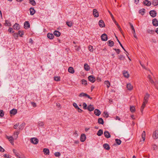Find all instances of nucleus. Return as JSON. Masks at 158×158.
Segmentation results:
<instances>
[{"label": "nucleus", "mask_w": 158, "mask_h": 158, "mask_svg": "<svg viewBox=\"0 0 158 158\" xmlns=\"http://www.w3.org/2000/svg\"><path fill=\"white\" fill-rule=\"evenodd\" d=\"M31 142L33 144H36L38 143L39 142V140L36 138H32L30 139Z\"/></svg>", "instance_id": "1"}, {"label": "nucleus", "mask_w": 158, "mask_h": 158, "mask_svg": "<svg viewBox=\"0 0 158 158\" xmlns=\"http://www.w3.org/2000/svg\"><path fill=\"white\" fill-rule=\"evenodd\" d=\"M150 15L152 17H155L157 13L155 10H152L149 12Z\"/></svg>", "instance_id": "2"}, {"label": "nucleus", "mask_w": 158, "mask_h": 158, "mask_svg": "<svg viewBox=\"0 0 158 158\" xmlns=\"http://www.w3.org/2000/svg\"><path fill=\"white\" fill-rule=\"evenodd\" d=\"M150 97V94L148 93H146L143 102L146 103H147L148 102V100Z\"/></svg>", "instance_id": "3"}, {"label": "nucleus", "mask_w": 158, "mask_h": 158, "mask_svg": "<svg viewBox=\"0 0 158 158\" xmlns=\"http://www.w3.org/2000/svg\"><path fill=\"white\" fill-rule=\"evenodd\" d=\"M89 80L92 83H94L96 80L95 77L92 75H90L88 77Z\"/></svg>", "instance_id": "4"}, {"label": "nucleus", "mask_w": 158, "mask_h": 158, "mask_svg": "<svg viewBox=\"0 0 158 158\" xmlns=\"http://www.w3.org/2000/svg\"><path fill=\"white\" fill-rule=\"evenodd\" d=\"M101 38L102 41H106L107 40V36L106 34H103L101 36Z\"/></svg>", "instance_id": "5"}, {"label": "nucleus", "mask_w": 158, "mask_h": 158, "mask_svg": "<svg viewBox=\"0 0 158 158\" xmlns=\"http://www.w3.org/2000/svg\"><path fill=\"white\" fill-rule=\"evenodd\" d=\"M19 132V130H18L14 132L13 135L14 136V139H16L18 137V135Z\"/></svg>", "instance_id": "6"}, {"label": "nucleus", "mask_w": 158, "mask_h": 158, "mask_svg": "<svg viewBox=\"0 0 158 158\" xmlns=\"http://www.w3.org/2000/svg\"><path fill=\"white\" fill-rule=\"evenodd\" d=\"M153 137L154 139H156L158 138V131H155L153 134Z\"/></svg>", "instance_id": "7"}, {"label": "nucleus", "mask_w": 158, "mask_h": 158, "mask_svg": "<svg viewBox=\"0 0 158 158\" xmlns=\"http://www.w3.org/2000/svg\"><path fill=\"white\" fill-rule=\"evenodd\" d=\"M6 138L9 140L10 142L12 144H14V138L11 136H6Z\"/></svg>", "instance_id": "8"}, {"label": "nucleus", "mask_w": 158, "mask_h": 158, "mask_svg": "<svg viewBox=\"0 0 158 158\" xmlns=\"http://www.w3.org/2000/svg\"><path fill=\"white\" fill-rule=\"evenodd\" d=\"M93 14L94 16L95 17H98L99 16L98 13L96 9H94L93 10Z\"/></svg>", "instance_id": "9"}, {"label": "nucleus", "mask_w": 158, "mask_h": 158, "mask_svg": "<svg viewBox=\"0 0 158 158\" xmlns=\"http://www.w3.org/2000/svg\"><path fill=\"white\" fill-rule=\"evenodd\" d=\"M152 24L155 26L156 27L158 26V21L156 19H154L152 20Z\"/></svg>", "instance_id": "10"}, {"label": "nucleus", "mask_w": 158, "mask_h": 158, "mask_svg": "<svg viewBox=\"0 0 158 158\" xmlns=\"http://www.w3.org/2000/svg\"><path fill=\"white\" fill-rule=\"evenodd\" d=\"M99 25L101 27H103L105 26L104 21L102 20H100L99 22Z\"/></svg>", "instance_id": "11"}, {"label": "nucleus", "mask_w": 158, "mask_h": 158, "mask_svg": "<svg viewBox=\"0 0 158 158\" xmlns=\"http://www.w3.org/2000/svg\"><path fill=\"white\" fill-rule=\"evenodd\" d=\"M86 138V136L85 134H82L81 135L80 138V140L82 142H84Z\"/></svg>", "instance_id": "12"}, {"label": "nucleus", "mask_w": 158, "mask_h": 158, "mask_svg": "<svg viewBox=\"0 0 158 158\" xmlns=\"http://www.w3.org/2000/svg\"><path fill=\"white\" fill-rule=\"evenodd\" d=\"M143 4L147 6H150L151 5V2L148 0H145L143 2Z\"/></svg>", "instance_id": "13"}, {"label": "nucleus", "mask_w": 158, "mask_h": 158, "mask_svg": "<svg viewBox=\"0 0 158 158\" xmlns=\"http://www.w3.org/2000/svg\"><path fill=\"white\" fill-rule=\"evenodd\" d=\"M104 134L105 137L106 138H108L110 137V135L107 131H105Z\"/></svg>", "instance_id": "14"}, {"label": "nucleus", "mask_w": 158, "mask_h": 158, "mask_svg": "<svg viewBox=\"0 0 158 158\" xmlns=\"http://www.w3.org/2000/svg\"><path fill=\"white\" fill-rule=\"evenodd\" d=\"M101 113V111L98 109H96L94 111V114L97 116H99Z\"/></svg>", "instance_id": "15"}, {"label": "nucleus", "mask_w": 158, "mask_h": 158, "mask_svg": "<svg viewBox=\"0 0 158 158\" xmlns=\"http://www.w3.org/2000/svg\"><path fill=\"white\" fill-rule=\"evenodd\" d=\"M24 28L25 29L28 28L30 27V24L27 21H26L24 23Z\"/></svg>", "instance_id": "16"}, {"label": "nucleus", "mask_w": 158, "mask_h": 158, "mask_svg": "<svg viewBox=\"0 0 158 158\" xmlns=\"http://www.w3.org/2000/svg\"><path fill=\"white\" fill-rule=\"evenodd\" d=\"M44 154L46 155H49V150L48 148H44L43 150Z\"/></svg>", "instance_id": "17"}, {"label": "nucleus", "mask_w": 158, "mask_h": 158, "mask_svg": "<svg viewBox=\"0 0 158 158\" xmlns=\"http://www.w3.org/2000/svg\"><path fill=\"white\" fill-rule=\"evenodd\" d=\"M94 107L93 106L91 105H89L87 107L88 110L90 111H93L94 110Z\"/></svg>", "instance_id": "18"}, {"label": "nucleus", "mask_w": 158, "mask_h": 158, "mask_svg": "<svg viewBox=\"0 0 158 158\" xmlns=\"http://www.w3.org/2000/svg\"><path fill=\"white\" fill-rule=\"evenodd\" d=\"M29 10L30 14L31 15H34L35 12V11L33 8L31 7V8H30Z\"/></svg>", "instance_id": "19"}, {"label": "nucleus", "mask_w": 158, "mask_h": 158, "mask_svg": "<svg viewBox=\"0 0 158 158\" xmlns=\"http://www.w3.org/2000/svg\"><path fill=\"white\" fill-rule=\"evenodd\" d=\"M68 70L69 72L72 74L74 73L75 72L74 69L72 67H69Z\"/></svg>", "instance_id": "20"}, {"label": "nucleus", "mask_w": 158, "mask_h": 158, "mask_svg": "<svg viewBox=\"0 0 158 158\" xmlns=\"http://www.w3.org/2000/svg\"><path fill=\"white\" fill-rule=\"evenodd\" d=\"M127 87L128 90H131L132 89L133 87L130 83H128L127 84Z\"/></svg>", "instance_id": "21"}, {"label": "nucleus", "mask_w": 158, "mask_h": 158, "mask_svg": "<svg viewBox=\"0 0 158 158\" xmlns=\"http://www.w3.org/2000/svg\"><path fill=\"white\" fill-rule=\"evenodd\" d=\"M47 37L50 39H52L54 37V35L52 33H49L47 34Z\"/></svg>", "instance_id": "22"}, {"label": "nucleus", "mask_w": 158, "mask_h": 158, "mask_svg": "<svg viewBox=\"0 0 158 158\" xmlns=\"http://www.w3.org/2000/svg\"><path fill=\"white\" fill-rule=\"evenodd\" d=\"M54 35L56 37H59L60 35V33L57 31H55L53 32Z\"/></svg>", "instance_id": "23"}, {"label": "nucleus", "mask_w": 158, "mask_h": 158, "mask_svg": "<svg viewBox=\"0 0 158 158\" xmlns=\"http://www.w3.org/2000/svg\"><path fill=\"white\" fill-rule=\"evenodd\" d=\"M13 27L14 29L17 30H19V26L18 24L15 23L13 26Z\"/></svg>", "instance_id": "24"}, {"label": "nucleus", "mask_w": 158, "mask_h": 158, "mask_svg": "<svg viewBox=\"0 0 158 158\" xmlns=\"http://www.w3.org/2000/svg\"><path fill=\"white\" fill-rule=\"evenodd\" d=\"M104 148L106 150H109L110 149V147L109 144L107 143H105L103 145Z\"/></svg>", "instance_id": "25"}, {"label": "nucleus", "mask_w": 158, "mask_h": 158, "mask_svg": "<svg viewBox=\"0 0 158 158\" xmlns=\"http://www.w3.org/2000/svg\"><path fill=\"white\" fill-rule=\"evenodd\" d=\"M108 45L110 47H112L114 45V42L113 41L110 40L108 41L107 42Z\"/></svg>", "instance_id": "26"}, {"label": "nucleus", "mask_w": 158, "mask_h": 158, "mask_svg": "<svg viewBox=\"0 0 158 158\" xmlns=\"http://www.w3.org/2000/svg\"><path fill=\"white\" fill-rule=\"evenodd\" d=\"M114 23H115V24L117 25L118 28L119 29L120 32L121 33H122V31L121 29V28L120 27V26L118 24V23L116 22V21L115 20H114Z\"/></svg>", "instance_id": "27"}, {"label": "nucleus", "mask_w": 158, "mask_h": 158, "mask_svg": "<svg viewBox=\"0 0 158 158\" xmlns=\"http://www.w3.org/2000/svg\"><path fill=\"white\" fill-rule=\"evenodd\" d=\"M147 103H145L144 102H143V103L142 105V106H141V110H140L141 112L142 113H143V109L144 108V107H145V106L146 104Z\"/></svg>", "instance_id": "28"}, {"label": "nucleus", "mask_w": 158, "mask_h": 158, "mask_svg": "<svg viewBox=\"0 0 158 158\" xmlns=\"http://www.w3.org/2000/svg\"><path fill=\"white\" fill-rule=\"evenodd\" d=\"M17 111L15 109H13L10 111V113L11 114L15 115L17 113Z\"/></svg>", "instance_id": "29"}, {"label": "nucleus", "mask_w": 158, "mask_h": 158, "mask_svg": "<svg viewBox=\"0 0 158 158\" xmlns=\"http://www.w3.org/2000/svg\"><path fill=\"white\" fill-rule=\"evenodd\" d=\"M123 75L124 77H125L126 78H128L129 77V74L128 73L127 71H123Z\"/></svg>", "instance_id": "30"}, {"label": "nucleus", "mask_w": 158, "mask_h": 158, "mask_svg": "<svg viewBox=\"0 0 158 158\" xmlns=\"http://www.w3.org/2000/svg\"><path fill=\"white\" fill-rule=\"evenodd\" d=\"M104 84L106 85L107 88H109L110 86V84L108 81H106L104 82Z\"/></svg>", "instance_id": "31"}, {"label": "nucleus", "mask_w": 158, "mask_h": 158, "mask_svg": "<svg viewBox=\"0 0 158 158\" xmlns=\"http://www.w3.org/2000/svg\"><path fill=\"white\" fill-rule=\"evenodd\" d=\"M98 122L100 124H103L104 123L103 120L102 118H100L98 119Z\"/></svg>", "instance_id": "32"}, {"label": "nucleus", "mask_w": 158, "mask_h": 158, "mask_svg": "<svg viewBox=\"0 0 158 158\" xmlns=\"http://www.w3.org/2000/svg\"><path fill=\"white\" fill-rule=\"evenodd\" d=\"M142 137L143 139V141H144L145 139V132L144 131H143L142 134Z\"/></svg>", "instance_id": "33"}, {"label": "nucleus", "mask_w": 158, "mask_h": 158, "mask_svg": "<svg viewBox=\"0 0 158 158\" xmlns=\"http://www.w3.org/2000/svg\"><path fill=\"white\" fill-rule=\"evenodd\" d=\"M84 69L85 70L88 71L89 70L90 68L87 64H84Z\"/></svg>", "instance_id": "34"}, {"label": "nucleus", "mask_w": 158, "mask_h": 158, "mask_svg": "<svg viewBox=\"0 0 158 158\" xmlns=\"http://www.w3.org/2000/svg\"><path fill=\"white\" fill-rule=\"evenodd\" d=\"M103 134V131L102 130L100 129L98 131L97 133V135L98 136L101 135Z\"/></svg>", "instance_id": "35"}, {"label": "nucleus", "mask_w": 158, "mask_h": 158, "mask_svg": "<svg viewBox=\"0 0 158 158\" xmlns=\"http://www.w3.org/2000/svg\"><path fill=\"white\" fill-rule=\"evenodd\" d=\"M25 125V123H23L21 124L19 127V129L22 130L23 129Z\"/></svg>", "instance_id": "36"}, {"label": "nucleus", "mask_w": 158, "mask_h": 158, "mask_svg": "<svg viewBox=\"0 0 158 158\" xmlns=\"http://www.w3.org/2000/svg\"><path fill=\"white\" fill-rule=\"evenodd\" d=\"M38 125L39 127H43L44 126V123L42 121H39L38 122Z\"/></svg>", "instance_id": "37"}, {"label": "nucleus", "mask_w": 158, "mask_h": 158, "mask_svg": "<svg viewBox=\"0 0 158 158\" xmlns=\"http://www.w3.org/2000/svg\"><path fill=\"white\" fill-rule=\"evenodd\" d=\"M152 4L154 6L158 5V1L157 0H153Z\"/></svg>", "instance_id": "38"}, {"label": "nucleus", "mask_w": 158, "mask_h": 158, "mask_svg": "<svg viewBox=\"0 0 158 158\" xmlns=\"http://www.w3.org/2000/svg\"><path fill=\"white\" fill-rule=\"evenodd\" d=\"M30 3H31L33 6H35L36 3L35 2L34 0H29Z\"/></svg>", "instance_id": "39"}, {"label": "nucleus", "mask_w": 158, "mask_h": 158, "mask_svg": "<svg viewBox=\"0 0 158 158\" xmlns=\"http://www.w3.org/2000/svg\"><path fill=\"white\" fill-rule=\"evenodd\" d=\"M115 140L116 143L118 145H120L121 143V141L120 139H117Z\"/></svg>", "instance_id": "40"}, {"label": "nucleus", "mask_w": 158, "mask_h": 158, "mask_svg": "<svg viewBox=\"0 0 158 158\" xmlns=\"http://www.w3.org/2000/svg\"><path fill=\"white\" fill-rule=\"evenodd\" d=\"M130 110L131 112H134L135 110V107L133 106H131L130 108Z\"/></svg>", "instance_id": "41"}, {"label": "nucleus", "mask_w": 158, "mask_h": 158, "mask_svg": "<svg viewBox=\"0 0 158 158\" xmlns=\"http://www.w3.org/2000/svg\"><path fill=\"white\" fill-rule=\"evenodd\" d=\"M144 10L145 9H142L139 10V12L140 14H141L142 15H143L144 13Z\"/></svg>", "instance_id": "42"}, {"label": "nucleus", "mask_w": 158, "mask_h": 158, "mask_svg": "<svg viewBox=\"0 0 158 158\" xmlns=\"http://www.w3.org/2000/svg\"><path fill=\"white\" fill-rule=\"evenodd\" d=\"M66 24L69 27H71L72 25V23L71 21L66 22Z\"/></svg>", "instance_id": "43"}, {"label": "nucleus", "mask_w": 158, "mask_h": 158, "mask_svg": "<svg viewBox=\"0 0 158 158\" xmlns=\"http://www.w3.org/2000/svg\"><path fill=\"white\" fill-rule=\"evenodd\" d=\"M81 81L82 84L85 85H86L87 84V81L85 79H82Z\"/></svg>", "instance_id": "44"}, {"label": "nucleus", "mask_w": 158, "mask_h": 158, "mask_svg": "<svg viewBox=\"0 0 158 158\" xmlns=\"http://www.w3.org/2000/svg\"><path fill=\"white\" fill-rule=\"evenodd\" d=\"M116 37L117 39V37ZM117 39L118 41V43H119V44L120 45V46L124 50V51H125L126 52H127L126 51V50L123 47V46L122 44H121V42L119 41V40L118 39Z\"/></svg>", "instance_id": "45"}, {"label": "nucleus", "mask_w": 158, "mask_h": 158, "mask_svg": "<svg viewBox=\"0 0 158 158\" xmlns=\"http://www.w3.org/2000/svg\"><path fill=\"white\" fill-rule=\"evenodd\" d=\"M54 80L56 81H59L60 80V77H55Z\"/></svg>", "instance_id": "46"}, {"label": "nucleus", "mask_w": 158, "mask_h": 158, "mask_svg": "<svg viewBox=\"0 0 158 158\" xmlns=\"http://www.w3.org/2000/svg\"><path fill=\"white\" fill-rule=\"evenodd\" d=\"M18 34L20 36H22L24 34V32L23 31H19L18 32Z\"/></svg>", "instance_id": "47"}, {"label": "nucleus", "mask_w": 158, "mask_h": 158, "mask_svg": "<svg viewBox=\"0 0 158 158\" xmlns=\"http://www.w3.org/2000/svg\"><path fill=\"white\" fill-rule=\"evenodd\" d=\"M73 106L77 109L79 108L78 106L77 105L76 103L74 102L73 103Z\"/></svg>", "instance_id": "48"}, {"label": "nucleus", "mask_w": 158, "mask_h": 158, "mask_svg": "<svg viewBox=\"0 0 158 158\" xmlns=\"http://www.w3.org/2000/svg\"><path fill=\"white\" fill-rule=\"evenodd\" d=\"M124 58V56L122 55H120L118 56V59L121 60H123Z\"/></svg>", "instance_id": "49"}, {"label": "nucleus", "mask_w": 158, "mask_h": 158, "mask_svg": "<svg viewBox=\"0 0 158 158\" xmlns=\"http://www.w3.org/2000/svg\"><path fill=\"white\" fill-rule=\"evenodd\" d=\"M86 94L84 93H81L79 95V96L80 97H84L86 96Z\"/></svg>", "instance_id": "50"}, {"label": "nucleus", "mask_w": 158, "mask_h": 158, "mask_svg": "<svg viewBox=\"0 0 158 158\" xmlns=\"http://www.w3.org/2000/svg\"><path fill=\"white\" fill-rule=\"evenodd\" d=\"M148 77L149 79L150 82L152 83L153 84V83H154V82L153 81V80H152V79H151V77L150 75H148Z\"/></svg>", "instance_id": "51"}, {"label": "nucleus", "mask_w": 158, "mask_h": 158, "mask_svg": "<svg viewBox=\"0 0 158 158\" xmlns=\"http://www.w3.org/2000/svg\"><path fill=\"white\" fill-rule=\"evenodd\" d=\"M18 35H19L18 33H14L13 34V36L14 37V38L15 39H17L18 37Z\"/></svg>", "instance_id": "52"}, {"label": "nucleus", "mask_w": 158, "mask_h": 158, "mask_svg": "<svg viewBox=\"0 0 158 158\" xmlns=\"http://www.w3.org/2000/svg\"><path fill=\"white\" fill-rule=\"evenodd\" d=\"M88 49L90 51V52H93V46H89L88 47Z\"/></svg>", "instance_id": "53"}, {"label": "nucleus", "mask_w": 158, "mask_h": 158, "mask_svg": "<svg viewBox=\"0 0 158 158\" xmlns=\"http://www.w3.org/2000/svg\"><path fill=\"white\" fill-rule=\"evenodd\" d=\"M147 31L148 33L150 34H152V33L154 32L153 30L150 29H148V30H147Z\"/></svg>", "instance_id": "54"}, {"label": "nucleus", "mask_w": 158, "mask_h": 158, "mask_svg": "<svg viewBox=\"0 0 158 158\" xmlns=\"http://www.w3.org/2000/svg\"><path fill=\"white\" fill-rule=\"evenodd\" d=\"M54 155L56 157H59L60 156V154L59 152H56L55 153Z\"/></svg>", "instance_id": "55"}, {"label": "nucleus", "mask_w": 158, "mask_h": 158, "mask_svg": "<svg viewBox=\"0 0 158 158\" xmlns=\"http://www.w3.org/2000/svg\"><path fill=\"white\" fill-rule=\"evenodd\" d=\"M104 114V116L106 117V118H107L108 116L109 115L108 114V113L106 111H104L103 113Z\"/></svg>", "instance_id": "56"}, {"label": "nucleus", "mask_w": 158, "mask_h": 158, "mask_svg": "<svg viewBox=\"0 0 158 158\" xmlns=\"http://www.w3.org/2000/svg\"><path fill=\"white\" fill-rule=\"evenodd\" d=\"M83 108L84 109H86L87 108V104L85 103L84 102L83 103Z\"/></svg>", "instance_id": "57"}, {"label": "nucleus", "mask_w": 158, "mask_h": 158, "mask_svg": "<svg viewBox=\"0 0 158 158\" xmlns=\"http://www.w3.org/2000/svg\"><path fill=\"white\" fill-rule=\"evenodd\" d=\"M114 49L116 52L118 54L120 52V49H118L114 48Z\"/></svg>", "instance_id": "58"}, {"label": "nucleus", "mask_w": 158, "mask_h": 158, "mask_svg": "<svg viewBox=\"0 0 158 158\" xmlns=\"http://www.w3.org/2000/svg\"><path fill=\"white\" fill-rule=\"evenodd\" d=\"M8 31L10 33H13L14 31H13V29L12 28L10 27L8 30Z\"/></svg>", "instance_id": "59"}, {"label": "nucleus", "mask_w": 158, "mask_h": 158, "mask_svg": "<svg viewBox=\"0 0 158 158\" xmlns=\"http://www.w3.org/2000/svg\"><path fill=\"white\" fill-rule=\"evenodd\" d=\"M4 115L3 111L2 110H0V116L2 117Z\"/></svg>", "instance_id": "60"}, {"label": "nucleus", "mask_w": 158, "mask_h": 158, "mask_svg": "<svg viewBox=\"0 0 158 158\" xmlns=\"http://www.w3.org/2000/svg\"><path fill=\"white\" fill-rule=\"evenodd\" d=\"M19 125V123H17L14 126V129H16L17 128V127Z\"/></svg>", "instance_id": "61"}, {"label": "nucleus", "mask_w": 158, "mask_h": 158, "mask_svg": "<svg viewBox=\"0 0 158 158\" xmlns=\"http://www.w3.org/2000/svg\"><path fill=\"white\" fill-rule=\"evenodd\" d=\"M5 151V150L1 146H0V152H3Z\"/></svg>", "instance_id": "62"}, {"label": "nucleus", "mask_w": 158, "mask_h": 158, "mask_svg": "<svg viewBox=\"0 0 158 158\" xmlns=\"http://www.w3.org/2000/svg\"><path fill=\"white\" fill-rule=\"evenodd\" d=\"M31 105H32V106H33V107H35L36 106V104L35 103V102H31Z\"/></svg>", "instance_id": "63"}, {"label": "nucleus", "mask_w": 158, "mask_h": 158, "mask_svg": "<svg viewBox=\"0 0 158 158\" xmlns=\"http://www.w3.org/2000/svg\"><path fill=\"white\" fill-rule=\"evenodd\" d=\"M15 156L17 158H19V157L20 156V154L17 152V153L15 155Z\"/></svg>", "instance_id": "64"}]
</instances>
